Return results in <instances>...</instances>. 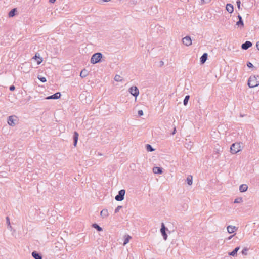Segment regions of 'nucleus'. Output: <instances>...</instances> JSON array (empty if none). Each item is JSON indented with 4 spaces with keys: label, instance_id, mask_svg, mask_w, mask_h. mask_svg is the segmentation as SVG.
Listing matches in <instances>:
<instances>
[{
    "label": "nucleus",
    "instance_id": "4",
    "mask_svg": "<svg viewBox=\"0 0 259 259\" xmlns=\"http://www.w3.org/2000/svg\"><path fill=\"white\" fill-rule=\"evenodd\" d=\"M125 191L122 189L118 192V194L115 196V199L116 201H121L124 198Z\"/></svg>",
    "mask_w": 259,
    "mask_h": 259
},
{
    "label": "nucleus",
    "instance_id": "23",
    "mask_svg": "<svg viewBox=\"0 0 259 259\" xmlns=\"http://www.w3.org/2000/svg\"><path fill=\"white\" fill-rule=\"evenodd\" d=\"M17 12V9L14 8L12 9L9 13V17H13L16 15V12Z\"/></svg>",
    "mask_w": 259,
    "mask_h": 259
},
{
    "label": "nucleus",
    "instance_id": "24",
    "mask_svg": "<svg viewBox=\"0 0 259 259\" xmlns=\"http://www.w3.org/2000/svg\"><path fill=\"white\" fill-rule=\"evenodd\" d=\"M187 183L189 185H191L193 182V177L192 176L189 175L188 176L187 178Z\"/></svg>",
    "mask_w": 259,
    "mask_h": 259
},
{
    "label": "nucleus",
    "instance_id": "26",
    "mask_svg": "<svg viewBox=\"0 0 259 259\" xmlns=\"http://www.w3.org/2000/svg\"><path fill=\"white\" fill-rule=\"evenodd\" d=\"M146 150L149 152H152L154 151V149L150 144H147L146 145Z\"/></svg>",
    "mask_w": 259,
    "mask_h": 259
},
{
    "label": "nucleus",
    "instance_id": "33",
    "mask_svg": "<svg viewBox=\"0 0 259 259\" xmlns=\"http://www.w3.org/2000/svg\"><path fill=\"white\" fill-rule=\"evenodd\" d=\"M38 78L39 79V80H40L42 82H45L47 81V80L45 77L38 76Z\"/></svg>",
    "mask_w": 259,
    "mask_h": 259
},
{
    "label": "nucleus",
    "instance_id": "19",
    "mask_svg": "<svg viewBox=\"0 0 259 259\" xmlns=\"http://www.w3.org/2000/svg\"><path fill=\"white\" fill-rule=\"evenodd\" d=\"M248 186L246 184H242L239 187V190L241 192H244L247 190Z\"/></svg>",
    "mask_w": 259,
    "mask_h": 259
},
{
    "label": "nucleus",
    "instance_id": "8",
    "mask_svg": "<svg viewBox=\"0 0 259 259\" xmlns=\"http://www.w3.org/2000/svg\"><path fill=\"white\" fill-rule=\"evenodd\" d=\"M182 42L186 46H189L192 44V40L189 36L184 37L182 39Z\"/></svg>",
    "mask_w": 259,
    "mask_h": 259
},
{
    "label": "nucleus",
    "instance_id": "36",
    "mask_svg": "<svg viewBox=\"0 0 259 259\" xmlns=\"http://www.w3.org/2000/svg\"><path fill=\"white\" fill-rule=\"evenodd\" d=\"M138 114L139 116H141L143 115V111L142 110H140L138 111Z\"/></svg>",
    "mask_w": 259,
    "mask_h": 259
},
{
    "label": "nucleus",
    "instance_id": "40",
    "mask_svg": "<svg viewBox=\"0 0 259 259\" xmlns=\"http://www.w3.org/2000/svg\"><path fill=\"white\" fill-rule=\"evenodd\" d=\"M235 235V234H234V235H231V236H229V237L228 238V240L231 239V238H232V237H233Z\"/></svg>",
    "mask_w": 259,
    "mask_h": 259
},
{
    "label": "nucleus",
    "instance_id": "9",
    "mask_svg": "<svg viewBox=\"0 0 259 259\" xmlns=\"http://www.w3.org/2000/svg\"><path fill=\"white\" fill-rule=\"evenodd\" d=\"M61 93L60 92H57L56 93H55L54 94L52 95H51V96H48L46 98V99L47 100H50V99H58L60 98L61 97Z\"/></svg>",
    "mask_w": 259,
    "mask_h": 259
},
{
    "label": "nucleus",
    "instance_id": "29",
    "mask_svg": "<svg viewBox=\"0 0 259 259\" xmlns=\"http://www.w3.org/2000/svg\"><path fill=\"white\" fill-rule=\"evenodd\" d=\"M243 201L242 197H238L234 200V203H239Z\"/></svg>",
    "mask_w": 259,
    "mask_h": 259
},
{
    "label": "nucleus",
    "instance_id": "16",
    "mask_svg": "<svg viewBox=\"0 0 259 259\" xmlns=\"http://www.w3.org/2000/svg\"><path fill=\"white\" fill-rule=\"evenodd\" d=\"M207 57H208V55H207V53H203V54L201 56V57H200V62L201 64H204L207 59Z\"/></svg>",
    "mask_w": 259,
    "mask_h": 259
},
{
    "label": "nucleus",
    "instance_id": "39",
    "mask_svg": "<svg viewBox=\"0 0 259 259\" xmlns=\"http://www.w3.org/2000/svg\"><path fill=\"white\" fill-rule=\"evenodd\" d=\"M256 46L257 49L259 50V41L256 42Z\"/></svg>",
    "mask_w": 259,
    "mask_h": 259
},
{
    "label": "nucleus",
    "instance_id": "1",
    "mask_svg": "<svg viewBox=\"0 0 259 259\" xmlns=\"http://www.w3.org/2000/svg\"><path fill=\"white\" fill-rule=\"evenodd\" d=\"M259 85V76L251 75L248 80V85L249 88H254Z\"/></svg>",
    "mask_w": 259,
    "mask_h": 259
},
{
    "label": "nucleus",
    "instance_id": "47",
    "mask_svg": "<svg viewBox=\"0 0 259 259\" xmlns=\"http://www.w3.org/2000/svg\"><path fill=\"white\" fill-rule=\"evenodd\" d=\"M83 95H84L83 94V95H81L80 97H82Z\"/></svg>",
    "mask_w": 259,
    "mask_h": 259
},
{
    "label": "nucleus",
    "instance_id": "35",
    "mask_svg": "<svg viewBox=\"0 0 259 259\" xmlns=\"http://www.w3.org/2000/svg\"><path fill=\"white\" fill-rule=\"evenodd\" d=\"M247 66L249 68H252V67H253V64L251 62H247Z\"/></svg>",
    "mask_w": 259,
    "mask_h": 259
},
{
    "label": "nucleus",
    "instance_id": "11",
    "mask_svg": "<svg viewBox=\"0 0 259 259\" xmlns=\"http://www.w3.org/2000/svg\"><path fill=\"white\" fill-rule=\"evenodd\" d=\"M227 231L229 234H231L235 232L237 230V228L235 226L229 225L227 227Z\"/></svg>",
    "mask_w": 259,
    "mask_h": 259
},
{
    "label": "nucleus",
    "instance_id": "6",
    "mask_svg": "<svg viewBox=\"0 0 259 259\" xmlns=\"http://www.w3.org/2000/svg\"><path fill=\"white\" fill-rule=\"evenodd\" d=\"M129 92L135 98L139 94V91L138 88L136 86H133L131 87L128 90Z\"/></svg>",
    "mask_w": 259,
    "mask_h": 259
},
{
    "label": "nucleus",
    "instance_id": "34",
    "mask_svg": "<svg viewBox=\"0 0 259 259\" xmlns=\"http://www.w3.org/2000/svg\"><path fill=\"white\" fill-rule=\"evenodd\" d=\"M122 208V206H118L116 209H115V213H117L119 212V210Z\"/></svg>",
    "mask_w": 259,
    "mask_h": 259
},
{
    "label": "nucleus",
    "instance_id": "22",
    "mask_svg": "<svg viewBox=\"0 0 259 259\" xmlns=\"http://www.w3.org/2000/svg\"><path fill=\"white\" fill-rule=\"evenodd\" d=\"M124 242H123V245H125L126 244H127L129 241H130V240L131 239V236H130L129 235H125L124 236Z\"/></svg>",
    "mask_w": 259,
    "mask_h": 259
},
{
    "label": "nucleus",
    "instance_id": "17",
    "mask_svg": "<svg viewBox=\"0 0 259 259\" xmlns=\"http://www.w3.org/2000/svg\"><path fill=\"white\" fill-rule=\"evenodd\" d=\"M226 9L229 13H232L234 11L233 6L231 4H227Z\"/></svg>",
    "mask_w": 259,
    "mask_h": 259
},
{
    "label": "nucleus",
    "instance_id": "38",
    "mask_svg": "<svg viewBox=\"0 0 259 259\" xmlns=\"http://www.w3.org/2000/svg\"><path fill=\"white\" fill-rule=\"evenodd\" d=\"M237 3V7L238 9H240V5H241V2L240 0H238L236 2Z\"/></svg>",
    "mask_w": 259,
    "mask_h": 259
},
{
    "label": "nucleus",
    "instance_id": "13",
    "mask_svg": "<svg viewBox=\"0 0 259 259\" xmlns=\"http://www.w3.org/2000/svg\"><path fill=\"white\" fill-rule=\"evenodd\" d=\"M32 256L34 259H42V255L36 251L32 252Z\"/></svg>",
    "mask_w": 259,
    "mask_h": 259
},
{
    "label": "nucleus",
    "instance_id": "5",
    "mask_svg": "<svg viewBox=\"0 0 259 259\" xmlns=\"http://www.w3.org/2000/svg\"><path fill=\"white\" fill-rule=\"evenodd\" d=\"M17 121V117L15 115H11L8 117V123L9 125L15 126Z\"/></svg>",
    "mask_w": 259,
    "mask_h": 259
},
{
    "label": "nucleus",
    "instance_id": "15",
    "mask_svg": "<svg viewBox=\"0 0 259 259\" xmlns=\"http://www.w3.org/2000/svg\"><path fill=\"white\" fill-rule=\"evenodd\" d=\"M153 172L155 174H161L162 173V168L159 167H154Z\"/></svg>",
    "mask_w": 259,
    "mask_h": 259
},
{
    "label": "nucleus",
    "instance_id": "3",
    "mask_svg": "<svg viewBox=\"0 0 259 259\" xmlns=\"http://www.w3.org/2000/svg\"><path fill=\"white\" fill-rule=\"evenodd\" d=\"M241 150L240 143H234L230 147V152L232 154H236Z\"/></svg>",
    "mask_w": 259,
    "mask_h": 259
},
{
    "label": "nucleus",
    "instance_id": "45",
    "mask_svg": "<svg viewBox=\"0 0 259 259\" xmlns=\"http://www.w3.org/2000/svg\"><path fill=\"white\" fill-rule=\"evenodd\" d=\"M201 1L202 4L205 3V0H201Z\"/></svg>",
    "mask_w": 259,
    "mask_h": 259
},
{
    "label": "nucleus",
    "instance_id": "37",
    "mask_svg": "<svg viewBox=\"0 0 259 259\" xmlns=\"http://www.w3.org/2000/svg\"><path fill=\"white\" fill-rule=\"evenodd\" d=\"M9 90L11 91H13L15 90V87L14 85H12L9 88Z\"/></svg>",
    "mask_w": 259,
    "mask_h": 259
},
{
    "label": "nucleus",
    "instance_id": "32",
    "mask_svg": "<svg viewBox=\"0 0 259 259\" xmlns=\"http://www.w3.org/2000/svg\"><path fill=\"white\" fill-rule=\"evenodd\" d=\"M247 251H248V249L247 248H243L241 251L242 254L244 255H246L247 254Z\"/></svg>",
    "mask_w": 259,
    "mask_h": 259
},
{
    "label": "nucleus",
    "instance_id": "41",
    "mask_svg": "<svg viewBox=\"0 0 259 259\" xmlns=\"http://www.w3.org/2000/svg\"><path fill=\"white\" fill-rule=\"evenodd\" d=\"M56 0H49V2L51 3H54Z\"/></svg>",
    "mask_w": 259,
    "mask_h": 259
},
{
    "label": "nucleus",
    "instance_id": "31",
    "mask_svg": "<svg viewBox=\"0 0 259 259\" xmlns=\"http://www.w3.org/2000/svg\"><path fill=\"white\" fill-rule=\"evenodd\" d=\"M6 223L8 225V228L11 229L12 227L11 226L10 219H9V217H6Z\"/></svg>",
    "mask_w": 259,
    "mask_h": 259
},
{
    "label": "nucleus",
    "instance_id": "42",
    "mask_svg": "<svg viewBox=\"0 0 259 259\" xmlns=\"http://www.w3.org/2000/svg\"><path fill=\"white\" fill-rule=\"evenodd\" d=\"M176 131V128H175L174 130V131H173V132L172 133V134L174 135L175 134Z\"/></svg>",
    "mask_w": 259,
    "mask_h": 259
},
{
    "label": "nucleus",
    "instance_id": "2",
    "mask_svg": "<svg viewBox=\"0 0 259 259\" xmlns=\"http://www.w3.org/2000/svg\"><path fill=\"white\" fill-rule=\"evenodd\" d=\"M103 57L101 53L98 52L94 54L91 58V63L92 64H96L101 61V59Z\"/></svg>",
    "mask_w": 259,
    "mask_h": 259
},
{
    "label": "nucleus",
    "instance_id": "25",
    "mask_svg": "<svg viewBox=\"0 0 259 259\" xmlns=\"http://www.w3.org/2000/svg\"><path fill=\"white\" fill-rule=\"evenodd\" d=\"M92 227L96 229L98 231H102L103 230L102 228L99 226L97 224L94 223L92 225Z\"/></svg>",
    "mask_w": 259,
    "mask_h": 259
},
{
    "label": "nucleus",
    "instance_id": "18",
    "mask_svg": "<svg viewBox=\"0 0 259 259\" xmlns=\"http://www.w3.org/2000/svg\"><path fill=\"white\" fill-rule=\"evenodd\" d=\"M109 215L108 210L106 209H103L100 212V215L103 218L107 217Z\"/></svg>",
    "mask_w": 259,
    "mask_h": 259
},
{
    "label": "nucleus",
    "instance_id": "30",
    "mask_svg": "<svg viewBox=\"0 0 259 259\" xmlns=\"http://www.w3.org/2000/svg\"><path fill=\"white\" fill-rule=\"evenodd\" d=\"M34 58H39V60L37 61V64H40L42 62V58L39 57V54H38V56H37V54L36 53L35 54V56H34Z\"/></svg>",
    "mask_w": 259,
    "mask_h": 259
},
{
    "label": "nucleus",
    "instance_id": "46",
    "mask_svg": "<svg viewBox=\"0 0 259 259\" xmlns=\"http://www.w3.org/2000/svg\"><path fill=\"white\" fill-rule=\"evenodd\" d=\"M104 2H109L110 0H102Z\"/></svg>",
    "mask_w": 259,
    "mask_h": 259
},
{
    "label": "nucleus",
    "instance_id": "20",
    "mask_svg": "<svg viewBox=\"0 0 259 259\" xmlns=\"http://www.w3.org/2000/svg\"><path fill=\"white\" fill-rule=\"evenodd\" d=\"M240 247H236L232 252L229 253V255L235 256L237 255L238 251L239 250Z\"/></svg>",
    "mask_w": 259,
    "mask_h": 259
},
{
    "label": "nucleus",
    "instance_id": "10",
    "mask_svg": "<svg viewBox=\"0 0 259 259\" xmlns=\"http://www.w3.org/2000/svg\"><path fill=\"white\" fill-rule=\"evenodd\" d=\"M252 46V43L250 41H246L241 45V48L243 50H247L248 48Z\"/></svg>",
    "mask_w": 259,
    "mask_h": 259
},
{
    "label": "nucleus",
    "instance_id": "44",
    "mask_svg": "<svg viewBox=\"0 0 259 259\" xmlns=\"http://www.w3.org/2000/svg\"><path fill=\"white\" fill-rule=\"evenodd\" d=\"M160 65L161 66V65H163V63H163V62L162 61H161L160 62Z\"/></svg>",
    "mask_w": 259,
    "mask_h": 259
},
{
    "label": "nucleus",
    "instance_id": "28",
    "mask_svg": "<svg viewBox=\"0 0 259 259\" xmlns=\"http://www.w3.org/2000/svg\"><path fill=\"white\" fill-rule=\"evenodd\" d=\"M122 77L120 76V75H116L114 77V80L116 81H121L122 80Z\"/></svg>",
    "mask_w": 259,
    "mask_h": 259
},
{
    "label": "nucleus",
    "instance_id": "12",
    "mask_svg": "<svg viewBox=\"0 0 259 259\" xmlns=\"http://www.w3.org/2000/svg\"><path fill=\"white\" fill-rule=\"evenodd\" d=\"M238 21L236 22V25L240 26V28L244 27V23L242 17L239 14L238 15Z\"/></svg>",
    "mask_w": 259,
    "mask_h": 259
},
{
    "label": "nucleus",
    "instance_id": "43",
    "mask_svg": "<svg viewBox=\"0 0 259 259\" xmlns=\"http://www.w3.org/2000/svg\"><path fill=\"white\" fill-rule=\"evenodd\" d=\"M211 0H205V3H209Z\"/></svg>",
    "mask_w": 259,
    "mask_h": 259
},
{
    "label": "nucleus",
    "instance_id": "27",
    "mask_svg": "<svg viewBox=\"0 0 259 259\" xmlns=\"http://www.w3.org/2000/svg\"><path fill=\"white\" fill-rule=\"evenodd\" d=\"M190 99V96L187 95L185 96L184 101H183V104L185 106H186L188 104V102Z\"/></svg>",
    "mask_w": 259,
    "mask_h": 259
},
{
    "label": "nucleus",
    "instance_id": "21",
    "mask_svg": "<svg viewBox=\"0 0 259 259\" xmlns=\"http://www.w3.org/2000/svg\"><path fill=\"white\" fill-rule=\"evenodd\" d=\"M89 72L85 69H84L81 70L80 73V76L81 78H84L88 75Z\"/></svg>",
    "mask_w": 259,
    "mask_h": 259
},
{
    "label": "nucleus",
    "instance_id": "7",
    "mask_svg": "<svg viewBox=\"0 0 259 259\" xmlns=\"http://www.w3.org/2000/svg\"><path fill=\"white\" fill-rule=\"evenodd\" d=\"M166 231H168V229L165 226L164 223H162L161 228L160 229V232H161V233L164 240H166L167 239V235L166 233Z\"/></svg>",
    "mask_w": 259,
    "mask_h": 259
},
{
    "label": "nucleus",
    "instance_id": "14",
    "mask_svg": "<svg viewBox=\"0 0 259 259\" xmlns=\"http://www.w3.org/2000/svg\"><path fill=\"white\" fill-rule=\"evenodd\" d=\"M78 134L77 132H74L73 135V145L74 146H76L77 143L78 139Z\"/></svg>",
    "mask_w": 259,
    "mask_h": 259
}]
</instances>
